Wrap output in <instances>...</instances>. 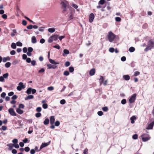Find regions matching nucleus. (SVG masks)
Listing matches in <instances>:
<instances>
[{"label": "nucleus", "mask_w": 154, "mask_h": 154, "mask_svg": "<svg viewBox=\"0 0 154 154\" xmlns=\"http://www.w3.org/2000/svg\"><path fill=\"white\" fill-rule=\"evenodd\" d=\"M154 48V40L151 39L147 42V46L145 49L144 51L146 52L150 50L152 48Z\"/></svg>", "instance_id": "obj_1"}, {"label": "nucleus", "mask_w": 154, "mask_h": 154, "mask_svg": "<svg viewBox=\"0 0 154 154\" xmlns=\"http://www.w3.org/2000/svg\"><path fill=\"white\" fill-rule=\"evenodd\" d=\"M116 35L111 32H108L107 37L109 41L110 42H112L116 37Z\"/></svg>", "instance_id": "obj_2"}, {"label": "nucleus", "mask_w": 154, "mask_h": 154, "mask_svg": "<svg viewBox=\"0 0 154 154\" xmlns=\"http://www.w3.org/2000/svg\"><path fill=\"white\" fill-rule=\"evenodd\" d=\"M60 4L61 5V8L63 9V13L65 12L66 11V7L69 5L68 2L65 1V2H62Z\"/></svg>", "instance_id": "obj_3"}, {"label": "nucleus", "mask_w": 154, "mask_h": 154, "mask_svg": "<svg viewBox=\"0 0 154 154\" xmlns=\"http://www.w3.org/2000/svg\"><path fill=\"white\" fill-rule=\"evenodd\" d=\"M55 121V119L54 116H51L50 117V123L51 125L50 127L51 129H53L55 128V126L54 125Z\"/></svg>", "instance_id": "obj_4"}, {"label": "nucleus", "mask_w": 154, "mask_h": 154, "mask_svg": "<svg viewBox=\"0 0 154 154\" xmlns=\"http://www.w3.org/2000/svg\"><path fill=\"white\" fill-rule=\"evenodd\" d=\"M137 94H134L130 97L129 99V102L130 103H134L136 99Z\"/></svg>", "instance_id": "obj_5"}, {"label": "nucleus", "mask_w": 154, "mask_h": 154, "mask_svg": "<svg viewBox=\"0 0 154 154\" xmlns=\"http://www.w3.org/2000/svg\"><path fill=\"white\" fill-rule=\"evenodd\" d=\"M12 142L13 143V144L14 145V147L18 149L19 148V146L18 144V140L17 139H14L12 140Z\"/></svg>", "instance_id": "obj_6"}, {"label": "nucleus", "mask_w": 154, "mask_h": 154, "mask_svg": "<svg viewBox=\"0 0 154 154\" xmlns=\"http://www.w3.org/2000/svg\"><path fill=\"white\" fill-rule=\"evenodd\" d=\"M10 114L12 116H16L17 114L14 109L13 108H10L8 110Z\"/></svg>", "instance_id": "obj_7"}, {"label": "nucleus", "mask_w": 154, "mask_h": 154, "mask_svg": "<svg viewBox=\"0 0 154 154\" xmlns=\"http://www.w3.org/2000/svg\"><path fill=\"white\" fill-rule=\"evenodd\" d=\"M94 15L93 13H91L89 16V21L90 23H92L94 19Z\"/></svg>", "instance_id": "obj_8"}, {"label": "nucleus", "mask_w": 154, "mask_h": 154, "mask_svg": "<svg viewBox=\"0 0 154 154\" xmlns=\"http://www.w3.org/2000/svg\"><path fill=\"white\" fill-rule=\"evenodd\" d=\"M154 125V121L152 122L148 125L146 129H152Z\"/></svg>", "instance_id": "obj_9"}, {"label": "nucleus", "mask_w": 154, "mask_h": 154, "mask_svg": "<svg viewBox=\"0 0 154 154\" xmlns=\"http://www.w3.org/2000/svg\"><path fill=\"white\" fill-rule=\"evenodd\" d=\"M47 66L49 69H55L57 67V66L53 65L50 64H47Z\"/></svg>", "instance_id": "obj_10"}, {"label": "nucleus", "mask_w": 154, "mask_h": 154, "mask_svg": "<svg viewBox=\"0 0 154 154\" xmlns=\"http://www.w3.org/2000/svg\"><path fill=\"white\" fill-rule=\"evenodd\" d=\"M95 73V69L94 68L91 69L89 72V75L91 76L94 75Z\"/></svg>", "instance_id": "obj_11"}, {"label": "nucleus", "mask_w": 154, "mask_h": 154, "mask_svg": "<svg viewBox=\"0 0 154 154\" xmlns=\"http://www.w3.org/2000/svg\"><path fill=\"white\" fill-rule=\"evenodd\" d=\"M49 61L51 63L54 65L58 64L60 63L59 62H55L54 60L52 59H49Z\"/></svg>", "instance_id": "obj_12"}, {"label": "nucleus", "mask_w": 154, "mask_h": 154, "mask_svg": "<svg viewBox=\"0 0 154 154\" xmlns=\"http://www.w3.org/2000/svg\"><path fill=\"white\" fill-rule=\"evenodd\" d=\"M136 118L135 116H133L130 118V120L131 123L132 124H134V120H136Z\"/></svg>", "instance_id": "obj_13"}, {"label": "nucleus", "mask_w": 154, "mask_h": 154, "mask_svg": "<svg viewBox=\"0 0 154 154\" xmlns=\"http://www.w3.org/2000/svg\"><path fill=\"white\" fill-rule=\"evenodd\" d=\"M7 146L8 147V149L9 150H11L13 149V146L14 147V145L13 144V143L8 144H7Z\"/></svg>", "instance_id": "obj_14"}, {"label": "nucleus", "mask_w": 154, "mask_h": 154, "mask_svg": "<svg viewBox=\"0 0 154 154\" xmlns=\"http://www.w3.org/2000/svg\"><path fill=\"white\" fill-rule=\"evenodd\" d=\"M69 16L68 20L69 21L72 19L74 17V15L71 12L69 14Z\"/></svg>", "instance_id": "obj_15"}, {"label": "nucleus", "mask_w": 154, "mask_h": 154, "mask_svg": "<svg viewBox=\"0 0 154 154\" xmlns=\"http://www.w3.org/2000/svg\"><path fill=\"white\" fill-rule=\"evenodd\" d=\"M48 143H42L40 147V149H42L43 148L48 146Z\"/></svg>", "instance_id": "obj_16"}, {"label": "nucleus", "mask_w": 154, "mask_h": 154, "mask_svg": "<svg viewBox=\"0 0 154 154\" xmlns=\"http://www.w3.org/2000/svg\"><path fill=\"white\" fill-rule=\"evenodd\" d=\"M123 78L125 80L128 81L129 80L130 77L128 75H125L123 76Z\"/></svg>", "instance_id": "obj_17"}, {"label": "nucleus", "mask_w": 154, "mask_h": 154, "mask_svg": "<svg viewBox=\"0 0 154 154\" xmlns=\"http://www.w3.org/2000/svg\"><path fill=\"white\" fill-rule=\"evenodd\" d=\"M16 111L17 113L20 114H21L23 112V111L20 108H17L16 109Z\"/></svg>", "instance_id": "obj_18"}, {"label": "nucleus", "mask_w": 154, "mask_h": 154, "mask_svg": "<svg viewBox=\"0 0 154 154\" xmlns=\"http://www.w3.org/2000/svg\"><path fill=\"white\" fill-rule=\"evenodd\" d=\"M69 52L68 50L67 49H64L63 50V55L65 56L66 54H69Z\"/></svg>", "instance_id": "obj_19"}, {"label": "nucleus", "mask_w": 154, "mask_h": 154, "mask_svg": "<svg viewBox=\"0 0 154 154\" xmlns=\"http://www.w3.org/2000/svg\"><path fill=\"white\" fill-rule=\"evenodd\" d=\"M58 36L57 35H54L51 36V38L53 40L56 41L57 39Z\"/></svg>", "instance_id": "obj_20"}, {"label": "nucleus", "mask_w": 154, "mask_h": 154, "mask_svg": "<svg viewBox=\"0 0 154 154\" xmlns=\"http://www.w3.org/2000/svg\"><path fill=\"white\" fill-rule=\"evenodd\" d=\"M150 139V137H142V139L143 141L146 142L148 140Z\"/></svg>", "instance_id": "obj_21"}, {"label": "nucleus", "mask_w": 154, "mask_h": 154, "mask_svg": "<svg viewBox=\"0 0 154 154\" xmlns=\"http://www.w3.org/2000/svg\"><path fill=\"white\" fill-rule=\"evenodd\" d=\"M10 59V58L9 57H4L3 59L2 60L3 62H5L7 60H9Z\"/></svg>", "instance_id": "obj_22"}, {"label": "nucleus", "mask_w": 154, "mask_h": 154, "mask_svg": "<svg viewBox=\"0 0 154 154\" xmlns=\"http://www.w3.org/2000/svg\"><path fill=\"white\" fill-rule=\"evenodd\" d=\"M37 40L35 36H33L32 38V42L33 43H35L36 42Z\"/></svg>", "instance_id": "obj_23"}, {"label": "nucleus", "mask_w": 154, "mask_h": 154, "mask_svg": "<svg viewBox=\"0 0 154 154\" xmlns=\"http://www.w3.org/2000/svg\"><path fill=\"white\" fill-rule=\"evenodd\" d=\"M100 78L99 79V81L100 82V85H101L102 84L104 80V78L103 76H100Z\"/></svg>", "instance_id": "obj_24"}, {"label": "nucleus", "mask_w": 154, "mask_h": 154, "mask_svg": "<svg viewBox=\"0 0 154 154\" xmlns=\"http://www.w3.org/2000/svg\"><path fill=\"white\" fill-rule=\"evenodd\" d=\"M48 31L51 33H53L55 31V29L54 28H50L48 29Z\"/></svg>", "instance_id": "obj_25"}, {"label": "nucleus", "mask_w": 154, "mask_h": 154, "mask_svg": "<svg viewBox=\"0 0 154 154\" xmlns=\"http://www.w3.org/2000/svg\"><path fill=\"white\" fill-rule=\"evenodd\" d=\"M49 119H48L47 118L45 119L44 121V124L45 125H47L49 123Z\"/></svg>", "instance_id": "obj_26"}, {"label": "nucleus", "mask_w": 154, "mask_h": 154, "mask_svg": "<svg viewBox=\"0 0 154 154\" xmlns=\"http://www.w3.org/2000/svg\"><path fill=\"white\" fill-rule=\"evenodd\" d=\"M34 97L32 95H28L26 98H25V100H27L28 99H32Z\"/></svg>", "instance_id": "obj_27"}, {"label": "nucleus", "mask_w": 154, "mask_h": 154, "mask_svg": "<svg viewBox=\"0 0 154 154\" xmlns=\"http://www.w3.org/2000/svg\"><path fill=\"white\" fill-rule=\"evenodd\" d=\"M32 89L31 88H29L26 91V93L27 94H29L31 93L32 92Z\"/></svg>", "instance_id": "obj_28"}, {"label": "nucleus", "mask_w": 154, "mask_h": 154, "mask_svg": "<svg viewBox=\"0 0 154 154\" xmlns=\"http://www.w3.org/2000/svg\"><path fill=\"white\" fill-rule=\"evenodd\" d=\"M106 1L105 0H100L98 3L99 5H103L105 2Z\"/></svg>", "instance_id": "obj_29"}, {"label": "nucleus", "mask_w": 154, "mask_h": 154, "mask_svg": "<svg viewBox=\"0 0 154 154\" xmlns=\"http://www.w3.org/2000/svg\"><path fill=\"white\" fill-rule=\"evenodd\" d=\"M11 65V63L9 62L6 63L5 64V67L7 68H8L10 67Z\"/></svg>", "instance_id": "obj_30"}, {"label": "nucleus", "mask_w": 154, "mask_h": 154, "mask_svg": "<svg viewBox=\"0 0 154 154\" xmlns=\"http://www.w3.org/2000/svg\"><path fill=\"white\" fill-rule=\"evenodd\" d=\"M135 50V48L132 47H131L129 48V51L131 52H132L134 51Z\"/></svg>", "instance_id": "obj_31"}, {"label": "nucleus", "mask_w": 154, "mask_h": 154, "mask_svg": "<svg viewBox=\"0 0 154 154\" xmlns=\"http://www.w3.org/2000/svg\"><path fill=\"white\" fill-rule=\"evenodd\" d=\"M11 47L13 49H15L16 48V44L14 43H12L11 45Z\"/></svg>", "instance_id": "obj_32"}, {"label": "nucleus", "mask_w": 154, "mask_h": 154, "mask_svg": "<svg viewBox=\"0 0 154 154\" xmlns=\"http://www.w3.org/2000/svg\"><path fill=\"white\" fill-rule=\"evenodd\" d=\"M102 110L104 112H107L108 110V108L107 106H105L102 108Z\"/></svg>", "instance_id": "obj_33"}, {"label": "nucleus", "mask_w": 154, "mask_h": 154, "mask_svg": "<svg viewBox=\"0 0 154 154\" xmlns=\"http://www.w3.org/2000/svg\"><path fill=\"white\" fill-rule=\"evenodd\" d=\"M69 71L70 72H73L74 71V68L72 66H70L69 68Z\"/></svg>", "instance_id": "obj_34"}, {"label": "nucleus", "mask_w": 154, "mask_h": 154, "mask_svg": "<svg viewBox=\"0 0 154 154\" xmlns=\"http://www.w3.org/2000/svg\"><path fill=\"white\" fill-rule=\"evenodd\" d=\"M25 18L27 20H28V21H29V22L32 23L33 24H35V23L33 21H32L28 17H26L25 16Z\"/></svg>", "instance_id": "obj_35"}, {"label": "nucleus", "mask_w": 154, "mask_h": 154, "mask_svg": "<svg viewBox=\"0 0 154 154\" xmlns=\"http://www.w3.org/2000/svg\"><path fill=\"white\" fill-rule=\"evenodd\" d=\"M8 75H9L8 73H6L5 74H3L2 76L3 77H4V78L6 79L8 77Z\"/></svg>", "instance_id": "obj_36"}, {"label": "nucleus", "mask_w": 154, "mask_h": 154, "mask_svg": "<svg viewBox=\"0 0 154 154\" xmlns=\"http://www.w3.org/2000/svg\"><path fill=\"white\" fill-rule=\"evenodd\" d=\"M42 110V108L41 107H39L37 108L36 109V111L38 112L41 111Z\"/></svg>", "instance_id": "obj_37"}, {"label": "nucleus", "mask_w": 154, "mask_h": 154, "mask_svg": "<svg viewBox=\"0 0 154 154\" xmlns=\"http://www.w3.org/2000/svg\"><path fill=\"white\" fill-rule=\"evenodd\" d=\"M35 116L37 118H39L41 116V114L40 112H38L35 114Z\"/></svg>", "instance_id": "obj_38"}, {"label": "nucleus", "mask_w": 154, "mask_h": 154, "mask_svg": "<svg viewBox=\"0 0 154 154\" xmlns=\"http://www.w3.org/2000/svg\"><path fill=\"white\" fill-rule=\"evenodd\" d=\"M69 74V72L68 71H65L63 73V75L65 76H68Z\"/></svg>", "instance_id": "obj_39"}, {"label": "nucleus", "mask_w": 154, "mask_h": 154, "mask_svg": "<svg viewBox=\"0 0 154 154\" xmlns=\"http://www.w3.org/2000/svg\"><path fill=\"white\" fill-rule=\"evenodd\" d=\"M42 106L43 108L44 109H46L48 107V105L47 103L43 104Z\"/></svg>", "instance_id": "obj_40"}, {"label": "nucleus", "mask_w": 154, "mask_h": 154, "mask_svg": "<svg viewBox=\"0 0 154 154\" xmlns=\"http://www.w3.org/2000/svg\"><path fill=\"white\" fill-rule=\"evenodd\" d=\"M115 20L117 22H120L121 20V19L119 17H116L115 18Z\"/></svg>", "instance_id": "obj_41"}, {"label": "nucleus", "mask_w": 154, "mask_h": 154, "mask_svg": "<svg viewBox=\"0 0 154 154\" xmlns=\"http://www.w3.org/2000/svg\"><path fill=\"white\" fill-rule=\"evenodd\" d=\"M137 138H138V135L136 134H134L132 136V138L134 139H135V140L137 139Z\"/></svg>", "instance_id": "obj_42"}, {"label": "nucleus", "mask_w": 154, "mask_h": 154, "mask_svg": "<svg viewBox=\"0 0 154 154\" xmlns=\"http://www.w3.org/2000/svg\"><path fill=\"white\" fill-rule=\"evenodd\" d=\"M55 125L56 126H58L60 125V122L59 121H56L55 123Z\"/></svg>", "instance_id": "obj_43"}, {"label": "nucleus", "mask_w": 154, "mask_h": 154, "mask_svg": "<svg viewBox=\"0 0 154 154\" xmlns=\"http://www.w3.org/2000/svg\"><path fill=\"white\" fill-rule=\"evenodd\" d=\"M109 51L111 53H113L114 51L115 50L113 48H110L109 49Z\"/></svg>", "instance_id": "obj_44"}, {"label": "nucleus", "mask_w": 154, "mask_h": 154, "mask_svg": "<svg viewBox=\"0 0 154 154\" xmlns=\"http://www.w3.org/2000/svg\"><path fill=\"white\" fill-rule=\"evenodd\" d=\"M16 45L17 46H22V44L20 42H17L16 43Z\"/></svg>", "instance_id": "obj_45"}, {"label": "nucleus", "mask_w": 154, "mask_h": 154, "mask_svg": "<svg viewBox=\"0 0 154 154\" xmlns=\"http://www.w3.org/2000/svg\"><path fill=\"white\" fill-rule=\"evenodd\" d=\"M28 52H32L33 51V49L32 47H29L28 48Z\"/></svg>", "instance_id": "obj_46"}, {"label": "nucleus", "mask_w": 154, "mask_h": 154, "mask_svg": "<svg viewBox=\"0 0 154 154\" xmlns=\"http://www.w3.org/2000/svg\"><path fill=\"white\" fill-rule=\"evenodd\" d=\"M65 65L66 66H68L70 65V63L69 61H66L65 62Z\"/></svg>", "instance_id": "obj_47"}, {"label": "nucleus", "mask_w": 154, "mask_h": 154, "mask_svg": "<svg viewBox=\"0 0 154 154\" xmlns=\"http://www.w3.org/2000/svg\"><path fill=\"white\" fill-rule=\"evenodd\" d=\"M140 74V73L138 71H136L134 72V76H136L137 75H139Z\"/></svg>", "instance_id": "obj_48"}, {"label": "nucleus", "mask_w": 154, "mask_h": 154, "mask_svg": "<svg viewBox=\"0 0 154 154\" xmlns=\"http://www.w3.org/2000/svg\"><path fill=\"white\" fill-rule=\"evenodd\" d=\"M53 47L58 49H59L60 48V46L58 44L53 46Z\"/></svg>", "instance_id": "obj_49"}, {"label": "nucleus", "mask_w": 154, "mask_h": 154, "mask_svg": "<svg viewBox=\"0 0 154 154\" xmlns=\"http://www.w3.org/2000/svg\"><path fill=\"white\" fill-rule=\"evenodd\" d=\"M24 107V105L22 104H20L19 105V108H23Z\"/></svg>", "instance_id": "obj_50"}, {"label": "nucleus", "mask_w": 154, "mask_h": 154, "mask_svg": "<svg viewBox=\"0 0 154 154\" xmlns=\"http://www.w3.org/2000/svg\"><path fill=\"white\" fill-rule=\"evenodd\" d=\"M60 103L61 104H64L66 103V101L64 99H63L60 101Z\"/></svg>", "instance_id": "obj_51"}, {"label": "nucleus", "mask_w": 154, "mask_h": 154, "mask_svg": "<svg viewBox=\"0 0 154 154\" xmlns=\"http://www.w3.org/2000/svg\"><path fill=\"white\" fill-rule=\"evenodd\" d=\"M6 94L5 92H3L1 95V97L3 98L5 97V96H6Z\"/></svg>", "instance_id": "obj_52"}, {"label": "nucleus", "mask_w": 154, "mask_h": 154, "mask_svg": "<svg viewBox=\"0 0 154 154\" xmlns=\"http://www.w3.org/2000/svg\"><path fill=\"white\" fill-rule=\"evenodd\" d=\"M31 63L32 65L34 66L36 65V61L35 60H33L31 61Z\"/></svg>", "instance_id": "obj_53"}, {"label": "nucleus", "mask_w": 154, "mask_h": 154, "mask_svg": "<svg viewBox=\"0 0 154 154\" xmlns=\"http://www.w3.org/2000/svg\"><path fill=\"white\" fill-rule=\"evenodd\" d=\"M88 149L87 148H86L85 149L83 152L84 154H88Z\"/></svg>", "instance_id": "obj_54"}, {"label": "nucleus", "mask_w": 154, "mask_h": 154, "mask_svg": "<svg viewBox=\"0 0 154 154\" xmlns=\"http://www.w3.org/2000/svg\"><path fill=\"white\" fill-rule=\"evenodd\" d=\"M30 150V148L29 147H26L24 148V150L26 152L29 151Z\"/></svg>", "instance_id": "obj_55"}, {"label": "nucleus", "mask_w": 154, "mask_h": 154, "mask_svg": "<svg viewBox=\"0 0 154 154\" xmlns=\"http://www.w3.org/2000/svg\"><path fill=\"white\" fill-rule=\"evenodd\" d=\"M107 80H106L105 81H103V83H102V84H103V85L105 86L107 85Z\"/></svg>", "instance_id": "obj_56"}, {"label": "nucleus", "mask_w": 154, "mask_h": 154, "mask_svg": "<svg viewBox=\"0 0 154 154\" xmlns=\"http://www.w3.org/2000/svg\"><path fill=\"white\" fill-rule=\"evenodd\" d=\"M27 23V22L25 20H23L22 21V24L24 26H26Z\"/></svg>", "instance_id": "obj_57"}, {"label": "nucleus", "mask_w": 154, "mask_h": 154, "mask_svg": "<svg viewBox=\"0 0 154 154\" xmlns=\"http://www.w3.org/2000/svg\"><path fill=\"white\" fill-rule=\"evenodd\" d=\"M45 70L44 68H42L38 71V72L39 73H42L44 72Z\"/></svg>", "instance_id": "obj_58"}, {"label": "nucleus", "mask_w": 154, "mask_h": 154, "mask_svg": "<svg viewBox=\"0 0 154 154\" xmlns=\"http://www.w3.org/2000/svg\"><path fill=\"white\" fill-rule=\"evenodd\" d=\"M16 54V52L14 50H12L10 52V54L11 55H14Z\"/></svg>", "instance_id": "obj_59"}, {"label": "nucleus", "mask_w": 154, "mask_h": 154, "mask_svg": "<svg viewBox=\"0 0 154 154\" xmlns=\"http://www.w3.org/2000/svg\"><path fill=\"white\" fill-rule=\"evenodd\" d=\"M17 96L16 95H13L11 97V99L12 100H16L17 98Z\"/></svg>", "instance_id": "obj_60"}, {"label": "nucleus", "mask_w": 154, "mask_h": 154, "mask_svg": "<svg viewBox=\"0 0 154 154\" xmlns=\"http://www.w3.org/2000/svg\"><path fill=\"white\" fill-rule=\"evenodd\" d=\"M97 114L99 116H101L103 115V112L101 111H99L97 112Z\"/></svg>", "instance_id": "obj_61"}, {"label": "nucleus", "mask_w": 154, "mask_h": 154, "mask_svg": "<svg viewBox=\"0 0 154 154\" xmlns=\"http://www.w3.org/2000/svg\"><path fill=\"white\" fill-rule=\"evenodd\" d=\"M126 103V100L125 99L122 100L121 101V103L123 104H125Z\"/></svg>", "instance_id": "obj_62"}, {"label": "nucleus", "mask_w": 154, "mask_h": 154, "mask_svg": "<svg viewBox=\"0 0 154 154\" xmlns=\"http://www.w3.org/2000/svg\"><path fill=\"white\" fill-rule=\"evenodd\" d=\"M23 59L24 60H26L27 58L26 55L25 54H23L22 56Z\"/></svg>", "instance_id": "obj_63"}, {"label": "nucleus", "mask_w": 154, "mask_h": 154, "mask_svg": "<svg viewBox=\"0 0 154 154\" xmlns=\"http://www.w3.org/2000/svg\"><path fill=\"white\" fill-rule=\"evenodd\" d=\"M30 153L31 154H34L35 153V151L34 149H32L30 150Z\"/></svg>", "instance_id": "obj_64"}]
</instances>
